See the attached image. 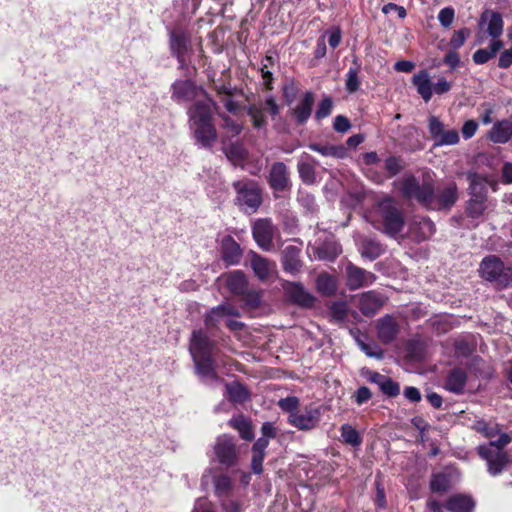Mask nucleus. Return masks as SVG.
I'll use <instances>...</instances> for the list:
<instances>
[{
  "mask_svg": "<svg viewBox=\"0 0 512 512\" xmlns=\"http://www.w3.org/2000/svg\"><path fill=\"white\" fill-rule=\"evenodd\" d=\"M216 111V103L207 95L204 99H197L187 111L189 128L196 143L202 148L210 149L217 141L218 134L213 123Z\"/></svg>",
  "mask_w": 512,
  "mask_h": 512,
  "instance_id": "1",
  "label": "nucleus"
},
{
  "mask_svg": "<svg viewBox=\"0 0 512 512\" xmlns=\"http://www.w3.org/2000/svg\"><path fill=\"white\" fill-rule=\"evenodd\" d=\"M191 356L195 362L197 373L205 380H216V373L213 365L214 343L202 330H195L192 333L190 347Z\"/></svg>",
  "mask_w": 512,
  "mask_h": 512,
  "instance_id": "2",
  "label": "nucleus"
},
{
  "mask_svg": "<svg viewBox=\"0 0 512 512\" xmlns=\"http://www.w3.org/2000/svg\"><path fill=\"white\" fill-rule=\"evenodd\" d=\"M212 82L213 89L215 90L219 101L224 104L226 110L234 115H238L243 111H246L247 114L250 115L253 124L256 126V113L254 112V108L252 106L247 107L244 104V96L242 92L231 87L230 84H226L220 80H213Z\"/></svg>",
  "mask_w": 512,
  "mask_h": 512,
  "instance_id": "3",
  "label": "nucleus"
},
{
  "mask_svg": "<svg viewBox=\"0 0 512 512\" xmlns=\"http://www.w3.org/2000/svg\"><path fill=\"white\" fill-rule=\"evenodd\" d=\"M396 185L405 198L415 199L428 209L434 208L435 191L432 184H420L413 175H405Z\"/></svg>",
  "mask_w": 512,
  "mask_h": 512,
  "instance_id": "4",
  "label": "nucleus"
},
{
  "mask_svg": "<svg viewBox=\"0 0 512 512\" xmlns=\"http://www.w3.org/2000/svg\"><path fill=\"white\" fill-rule=\"evenodd\" d=\"M509 434L503 433L496 441H491L488 445H481L478 448L479 455L487 461L488 471L492 475L499 474L508 459L503 448L511 442Z\"/></svg>",
  "mask_w": 512,
  "mask_h": 512,
  "instance_id": "5",
  "label": "nucleus"
},
{
  "mask_svg": "<svg viewBox=\"0 0 512 512\" xmlns=\"http://www.w3.org/2000/svg\"><path fill=\"white\" fill-rule=\"evenodd\" d=\"M377 213L383 224V232L388 236L395 237L403 229L404 215L392 198L381 200L377 205Z\"/></svg>",
  "mask_w": 512,
  "mask_h": 512,
  "instance_id": "6",
  "label": "nucleus"
},
{
  "mask_svg": "<svg viewBox=\"0 0 512 512\" xmlns=\"http://www.w3.org/2000/svg\"><path fill=\"white\" fill-rule=\"evenodd\" d=\"M482 278L494 282L499 287L512 285V268L505 267L503 262L496 256L484 258L480 265Z\"/></svg>",
  "mask_w": 512,
  "mask_h": 512,
  "instance_id": "7",
  "label": "nucleus"
},
{
  "mask_svg": "<svg viewBox=\"0 0 512 512\" xmlns=\"http://www.w3.org/2000/svg\"><path fill=\"white\" fill-rule=\"evenodd\" d=\"M236 191L235 204L244 213L251 215L256 212V182L242 179L234 182Z\"/></svg>",
  "mask_w": 512,
  "mask_h": 512,
  "instance_id": "8",
  "label": "nucleus"
},
{
  "mask_svg": "<svg viewBox=\"0 0 512 512\" xmlns=\"http://www.w3.org/2000/svg\"><path fill=\"white\" fill-rule=\"evenodd\" d=\"M428 128L431 137L435 140V146L456 145L459 142L457 130H445L443 122L435 116L429 117Z\"/></svg>",
  "mask_w": 512,
  "mask_h": 512,
  "instance_id": "9",
  "label": "nucleus"
},
{
  "mask_svg": "<svg viewBox=\"0 0 512 512\" xmlns=\"http://www.w3.org/2000/svg\"><path fill=\"white\" fill-rule=\"evenodd\" d=\"M200 94L206 96V92L197 88L191 80H176L171 85V98L177 103L199 99Z\"/></svg>",
  "mask_w": 512,
  "mask_h": 512,
  "instance_id": "10",
  "label": "nucleus"
},
{
  "mask_svg": "<svg viewBox=\"0 0 512 512\" xmlns=\"http://www.w3.org/2000/svg\"><path fill=\"white\" fill-rule=\"evenodd\" d=\"M283 289L288 301L301 308H311L316 301V298L300 283L286 282Z\"/></svg>",
  "mask_w": 512,
  "mask_h": 512,
  "instance_id": "11",
  "label": "nucleus"
},
{
  "mask_svg": "<svg viewBox=\"0 0 512 512\" xmlns=\"http://www.w3.org/2000/svg\"><path fill=\"white\" fill-rule=\"evenodd\" d=\"M214 451L221 464L232 466L236 463V446L231 436L222 435L218 437Z\"/></svg>",
  "mask_w": 512,
  "mask_h": 512,
  "instance_id": "12",
  "label": "nucleus"
},
{
  "mask_svg": "<svg viewBox=\"0 0 512 512\" xmlns=\"http://www.w3.org/2000/svg\"><path fill=\"white\" fill-rule=\"evenodd\" d=\"M346 274H347V286L350 290H356L365 286L371 285L376 276L358 266L349 263L346 266Z\"/></svg>",
  "mask_w": 512,
  "mask_h": 512,
  "instance_id": "13",
  "label": "nucleus"
},
{
  "mask_svg": "<svg viewBox=\"0 0 512 512\" xmlns=\"http://www.w3.org/2000/svg\"><path fill=\"white\" fill-rule=\"evenodd\" d=\"M221 258L227 266L237 265L243 256L240 245L230 235L222 238L220 243Z\"/></svg>",
  "mask_w": 512,
  "mask_h": 512,
  "instance_id": "14",
  "label": "nucleus"
},
{
  "mask_svg": "<svg viewBox=\"0 0 512 512\" xmlns=\"http://www.w3.org/2000/svg\"><path fill=\"white\" fill-rule=\"evenodd\" d=\"M239 312L236 307L229 303L221 304L212 308L205 316V324L209 328L218 327L220 324H225L228 317H238Z\"/></svg>",
  "mask_w": 512,
  "mask_h": 512,
  "instance_id": "15",
  "label": "nucleus"
},
{
  "mask_svg": "<svg viewBox=\"0 0 512 512\" xmlns=\"http://www.w3.org/2000/svg\"><path fill=\"white\" fill-rule=\"evenodd\" d=\"M319 420L317 409L305 408L289 414L288 421L299 430H310L316 426Z\"/></svg>",
  "mask_w": 512,
  "mask_h": 512,
  "instance_id": "16",
  "label": "nucleus"
},
{
  "mask_svg": "<svg viewBox=\"0 0 512 512\" xmlns=\"http://www.w3.org/2000/svg\"><path fill=\"white\" fill-rule=\"evenodd\" d=\"M503 19L500 13L485 11L479 21V28L491 38H498L503 33Z\"/></svg>",
  "mask_w": 512,
  "mask_h": 512,
  "instance_id": "17",
  "label": "nucleus"
},
{
  "mask_svg": "<svg viewBox=\"0 0 512 512\" xmlns=\"http://www.w3.org/2000/svg\"><path fill=\"white\" fill-rule=\"evenodd\" d=\"M270 186L274 191H285L290 187V181L286 165L282 162H276L272 165L269 176Z\"/></svg>",
  "mask_w": 512,
  "mask_h": 512,
  "instance_id": "18",
  "label": "nucleus"
},
{
  "mask_svg": "<svg viewBox=\"0 0 512 512\" xmlns=\"http://www.w3.org/2000/svg\"><path fill=\"white\" fill-rule=\"evenodd\" d=\"M398 331V324L390 315H386L377 321L378 338L384 344L391 343L396 338Z\"/></svg>",
  "mask_w": 512,
  "mask_h": 512,
  "instance_id": "19",
  "label": "nucleus"
},
{
  "mask_svg": "<svg viewBox=\"0 0 512 512\" xmlns=\"http://www.w3.org/2000/svg\"><path fill=\"white\" fill-rule=\"evenodd\" d=\"M188 44L189 37L185 33L172 32L170 34L171 53L177 58L180 68H184L186 66L184 56L188 50Z\"/></svg>",
  "mask_w": 512,
  "mask_h": 512,
  "instance_id": "20",
  "label": "nucleus"
},
{
  "mask_svg": "<svg viewBox=\"0 0 512 512\" xmlns=\"http://www.w3.org/2000/svg\"><path fill=\"white\" fill-rule=\"evenodd\" d=\"M383 305L381 296L374 292L368 291L363 293L359 298L358 307L363 315L371 317L376 314Z\"/></svg>",
  "mask_w": 512,
  "mask_h": 512,
  "instance_id": "21",
  "label": "nucleus"
},
{
  "mask_svg": "<svg viewBox=\"0 0 512 512\" xmlns=\"http://www.w3.org/2000/svg\"><path fill=\"white\" fill-rule=\"evenodd\" d=\"M435 232L434 223L425 217L417 218L410 225L409 233L417 242L424 241Z\"/></svg>",
  "mask_w": 512,
  "mask_h": 512,
  "instance_id": "22",
  "label": "nucleus"
},
{
  "mask_svg": "<svg viewBox=\"0 0 512 512\" xmlns=\"http://www.w3.org/2000/svg\"><path fill=\"white\" fill-rule=\"evenodd\" d=\"M276 229L269 219H258V247L269 251L274 248Z\"/></svg>",
  "mask_w": 512,
  "mask_h": 512,
  "instance_id": "23",
  "label": "nucleus"
},
{
  "mask_svg": "<svg viewBox=\"0 0 512 512\" xmlns=\"http://www.w3.org/2000/svg\"><path fill=\"white\" fill-rule=\"evenodd\" d=\"M458 199L457 186L454 182L449 183L446 187L435 193V206L433 210L451 208Z\"/></svg>",
  "mask_w": 512,
  "mask_h": 512,
  "instance_id": "24",
  "label": "nucleus"
},
{
  "mask_svg": "<svg viewBox=\"0 0 512 512\" xmlns=\"http://www.w3.org/2000/svg\"><path fill=\"white\" fill-rule=\"evenodd\" d=\"M512 137V122L504 119L497 121L488 133V138L493 143L504 144Z\"/></svg>",
  "mask_w": 512,
  "mask_h": 512,
  "instance_id": "25",
  "label": "nucleus"
},
{
  "mask_svg": "<svg viewBox=\"0 0 512 512\" xmlns=\"http://www.w3.org/2000/svg\"><path fill=\"white\" fill-rule=\"evenodd\" d=\"M467 382V373L461 368L452 369L447 375L445 389L454 394H462Z\"/></svg>",
  "mask_w": 512,
  "mask_h": 512,
  "instance_id": "26",
  "label": "nucleus"
},
{
  "mask_svg": "<svg viewBox=\"0 0 512 512\" xmlns=\"http://www.w3.org/2000/svg\"><path fill=\"white\" fill-rule=\"evenodd\" d=\"M225 279L227 288L232 294H244L247 289V279L245 274L240 270L229 272L222 276Z\"/></svg>",
  "mask_w": 512,
  "mask_h": 512,
  "instance_id": "27",
  "label": "nucleus"
},
{
  "mask_svg": "<svg viewBox=\"0 0 512 512\" xmlns=\"http://www.w3.org/2000/svg\"><path fill=\"white\" fill-rule=\"evenodd\" d=\"M412 84L416 87L418 94L425 102L431 100L433 95V85L427 71L422 70L415 74L412 78Z\"/></svg>",
  "mask_w": 512,
  "mask_h": 512,
  "instance_id": "28",
  "label": "nucleus"
},
{
  "mask_svg": "<svg viewBox=\"0 0 512 512\" xmlns=\"http://www.w3.org/2000/svg\"><path fill=\"white\" fill-rule=\"evenodd\" d=\"M300 248L288 245L283 250L282 262L284 269L290 273H296L301 268Z\"/></svg>",
  "mask_w": 512,
  "mask_h": 512,
  "instance_id": "29",
  "label": "nucleus"
},
{
  "mask_svg": "<svg viewBox=\"0 0 512 512\" xmlns=\"http://www.w3.org/2000/svg\"><path fill=\"white\" fill-rule=\"evenodd\" d=\"M314 100L313 93L306 92L294 108L293 114L299 124L305 123L311 116Z\"/></svg>",
  "mask_w": 512,
  "mask_h": 512,
  "instance_id": "30",
  "label": "nucleus"
},
{
  "mask_svg": "<svg viewBox=\"0 0 512 512\" xmlns=\"http://www.w3.org/2000/svg\"><path fill=\"white\" fill-rule=\"evenodd\" d=\"M342 252L340 245L334 240H328L314 249V256L319 260L333 261Z\"/></svg>",
  "mask_w": 512,
  "mask_h": 512,
  "instance_id": "31",
  "label": "nucleus"
},
{
  "mask_svg": "<svg viewBox=\"0 0 512 512\" xmlns=\"http://www.w3.org/2000/svg\"><path fill=\"white\" fill-rule=\"evenodd\" d=\"M224 395L234 404H242L249 398L247 389L237 381L225 384Z\"/></svg>",
  "mask_w": 512,
  "mask_h": 512,
  "instance_id": "32",
  "label": "nucleus"
},
{
  "mask_svg": "<svg viewBox=\"0 0 512 512\" xmlns=\"http://www.w3.org/2000/svg\"><path fill=\"white\" fill-rule=\"evenodd\" d=\"M220 117L223 121L221 126L222 133V143L226 145L227 141H230L232 138L240 135L243 130V125L237 120L232 119L230 116L225 114H220Z\"/></svg>",
  "mask_w": 512,
  "mask_h": 512,
  "instance_id": "33",
  "label": "nucleus"
},
{
  "mask_svg": "<svg viewBox=\"0 0 512 512\" xmlns=\"http://www.w3.org/2000/svg\"><path fill=\"white\" fill-rule=\"evenodd\" d=\"M359 250L363 257L374 260L384 252V247L373 238L363 237L360 241Z\"/></svg>",
  "mask_w": 512,
  "mask_h": 512,
  "instance_id": "34",
  "label": "nucleus"
},
{
  "mask_svg": "<svg viewBox=\"0 0 512 512\" xmlns=\"http://www.w3.org/2000/svg\"><path fill=\"white\" fill-rule=\"evenodd\" d=\"M224 152L227 158L233 163L234 166H241L244 168L247 151L242 144L232 143L223 145Z\"/></svg>",
  "mask_w": 512,
  "mask_h": 512,
  "instance_id": "35",
  "label": "nucleus"
},
{
  "mask_svg": "<svg viewBox=\"0 0 512 512\" xmlns=\"http://www.w3.org/2000/svg\"><path fill=\"white\" fill-rule=\"evenodd\" d=\"M468 180L470 182L469 194L471 198H486L487 179L476 173H469Z\"/></svg>",
  "mask_w": 512,
  "mask_h": 512,
  "instance_id": "36",
  "label": "nucleus"
},
{
  "mask_svg": "<svg viewBox=\"0 0 512 512\" xmlns=\"http://www.w3.org/2000/svg\"><path fill=\"white\" fill-rule=\"evenodd\" d=\"M446 508L451 512H471L474 502L468 496L454 495L446 502Z\"/></svg>",
  "mask_w": 512,
  "mask_h": 512,
  "instance_id": "37",
  "label": "nucleus"
},
{
  "mask_svg": "<svg viewBox=\"0 0 512 512\" xmlns=\"http://www.w3.org/2000/svg\"><path fill=\"white\" fill-rule=\"evenodd\" d=\"M229 425L239 432L242 439L250 441L254 438L252 421L244 416L239 415L232 418Z\"/></svg>",
  "mask_w": 512,
  "mask_h": 512,
  "instance_id": "38",
  "label": "nucleus"
},
{
  "mask_svg": "<svg viewBox=\"0 0 512 512\" xmlns=\"http://www.w3.org/2000/svg\"><path fill=\"white\" fill-rule=\"evenodd\" d=\"M316 288L319 293L330 296L336 290V281L328 274H320L316 279Z\"/></svg>",
  "mask_w": 512,
  "mask_h": 512,
  "instance_id": "39",
  "label": "nucleus"
},
{
  "mask_svg": "<svg viewBox=\"0 0 512 512\" xmlns=\"http://www.w3.org/2000/svg\"><path fill=\"white\" fill-rule=\"evenodd\" d=\"M261 432H262V438L258 439V454H260V452L266 448V446L268 445V440L270 438H275L277 429L272 423L267 422L262 425ZM259 458H260V455H258V459ZM258 466H260V465L258 464ZM259 473H260V467H258V474Z\"/></svg>",
  "mask_w": 512,
  "mask_h": 512,
  "instance_id": "40",
  "label": "nucleus"
},
{
  "mask_svg": "<svg viewBox=\"0 0 512 512\" xmlns=\"http://www.w3.org/2000/svg\"><path fill=\"white\" fill-rule=\"evenodd\" d=\"M275 274V263L258 256V280H270Z\"/></svg>",
  "mask_w": 512,
  "mask_h": 512,
  "instance_id": "41",
  "label": "nucleus"
},
{
  "mask_svg": "<svg viewBox=\"0 0 512 512\" xmlns=\"http://www.w3.org/2000/svg\"><path fill=\"white\" fill-rule=\"evenodd\" d=\"M485 201L486 198H470L466 206L468 216L473 219H479L486 209Z\"/></svg>",
  "mask_w": 512,
  "mask_h": 512,
  "instance_id": "42",
  "label": "nucleus"
},
{
  "mask_svg": "<svg viewBox=\"0 0 512 512\" xmlns=\"http://www.w3.org/2000/svg\"><path fill=\"white\" fill-rule=\"evenodd\" d=\"M343 441L351 446H359L362 438L358 431L349 424H343L340 428Z\"/></svg>",
  "mask_w": 512,
  "mask_h": 512,
  "instance_id": "43",
  "label": "nucleus"
},
{
  "mask_svg": "<svg viewBox=\"0 0 512 512\" xmlns=\"http://www.w3.org/2000/svg\"><path fill=\"white\" fill-rule=\"evenodd\" d=\"M214 488L217 497H223L229 494L232 489V480L226 475H219L214 478Z\"/></svg>",
  "mask_w": 512,
  "mask_h": 512,
  "instance_id": "44",
  "label": "nucleus"
},
{
  "mask_svg": "<svg viewBox=\"0 0 512 512\" xmlns=\"http://www.w3.org/2000/svg\"><path fill=\"white\" fill-rule=\"evenodd\" d=\"M309 148L315 152L320 153L323 156L342 157L343 148L337 146H327L313 143L309 145Z\"/></svg>",
  "mask_w": 512,
  "mask_h": 512,
  "instance_id": "45",
  "label": "nucleus"
},
{
  "mask_svg": "<svg viewBox=\"0 0 512 512\" xmlns=\"http://www.w3.org/2000/svg\"><path fill=\"white\" fill-rule=\"evenodd\" d=\"M331 320L336 323L344 321L347 315V305L343 301L334 302L330 307Z\"/></svg>",
  "mask_w": 512,
  "mask_h": 512,
  "instance_id": "46",
  "label": "nucleus"
},
{
  "mask_svg": "<svg viewBox=\"0 0 512 512\" xmlns=\"http://www.w3.org/2000/svg\"><path fill=\"white\" fill-rule=\"evenodd\" d=\"M403 160L396 156H390L385 160V170L390 177L397 175L403 169Z\"/></svg>",
  "mask_w": 512,
  "mask_h": 512,
  "instance_id": "47",
  "label": "nucleus"
},
{
  "mask_svg": "<svg viewBox=\"0 0 512 512\" xmlns=\"http://www.w3.org/2000/svg\"><path fill=\"white\" fill-rule=\"evenodd\" d=\"M298 172L301 179L306 183H312L315 179L314 167L309 162L299 161Z\"/></svg>",
  "mask_w": 512,
  "mask_h": 512,
  "instance_id": "48",
  "label": "nucleus"
},
{
  "mask_svg": "<svg viewBox=\"0 0 512 512\" xmlns=\"http://www.w3.org/2000/svg\"><path fill=\"white\" fill-rule=\"evenodd\" d=\"M346 90L350 93L356 92L360 87V81L358 77V69L350 68L346 74L345 81Z\"/></svg>",
  "mask_w": 512,
  "mask_h": 512,
  "instance_id": "49",
  "label": "nucleus"
},
{
  "mask_svg": "<svg viewBox=\"0 0 512 512\" xmlns=\"http://www.w3.org/2000/svg\"><path fill=\"white\" fill-rule=\"evenodd\" d=\"M449 487V479L445 474H435L433 475L430 488L433 492H443L446 491Z\"/></svg>",
  "mask_w": 512,
  "mask_h": 512,
  "instance_id": "50",
  "label": "nucleus"
},
{
  "mask_svg": "<svg viewBox=\"0 0 512 512\" xmlns=\"http://www.w3.org/2000/svg\"><path fill=\"white\" fill-rule=\"evenodd\" d=\"M356 342L360 349L368 356L376 359L383 358V351L379 349L375 344H367L361 339L357 338Z\"/></svg>",
  "mask_w": 512,
  "mask_h": 512,
  "instance_id": "51",
  "label": "nucleus"
},
{
  "mask_svg": "<svg viewBox=\"0 0 512 512\" xmlns=\"http://www.w3.org/2000/svg\"><path fill=\"white\" fill-rule=\"evenodd\" d=\"M333 107V102L330 97H324L321 102L319 103V106L315 112V118L317 120H321L323 118L328 117L331 114Z\"/></svg>",
  "mask_w": 512,
  "mask_h": 512,
  "instance_id": "52",
  "label": "nucleus"
},
{
  "mask_svg": "<svg viewBox=\"0 0 512 512\" xmlns=\"http://www.w3.org/2000/svg\"><path fill=\"white\" fill-rule=\"evenodd\" d=\"M383 383L384 384H382V386L379 389L386 396L395 397L400 393L399 384L392 380L390 377H387Z\"/></svg>",
  "mask_w": 512,
  "mask_h": 512,
  "instance_id": "53",
  "label": "nucleus"
},
{
  "mask_svg": "<svg viewBox=\"0 0 512 512\" xmlns=\"http://www.w3.org/2000/svg\"><path fill=\"white\" fill-rule=\"evenodd\" d=\"M278 405L283 411L289 412V414H291L292 412L298 411L299 400L295 396H289L280 399Z\"/></svg>",
  "mask_w": 512,
  "mask_h": 512,
  "instance_id": "54",
  "label": "nucleus"
},
{
  "mask_svg": "<svg viewBox=\"0 0 512 512\" xmlns=\"http://www.w3.org/2000/svg\"><path fill=\"white\" fill-rule=\"evenodd\" d=\"M468 35H469V30L466 28L455 31L452 38L450 39L449 45L454 50L460 48L465 43Z\"/></svg>",
  "mask_w": 512,
  "mask_h": 512,
  "instance_id": "55",
  "label": "nucleus"
},
{
  "mask_svg": "<svg viewBox=\"0 0 512 512\" xmlns=\"http://www.w3.org/2000/svg\"><path fill=\"white\" fill-rule=\"evenodd\" d=\"M272 63V57L267 56L265 60L262 63V67L260 69L262 78H263V85L267 90H271L272 86V73L268 70V65Z\"/></svg>",
  "mask_w": 512,
  "mask_h": 512,
  "instance_id": "56",
  "label": "nucleus"
},
{
  "mask_svg": "<svg viewBox=\"0 0 512 512\" xmlns=\"http://www.w3.org/2000/svg\"><path fill=\"white\" fill-rule=\"evenodd\" d=\"M454 17H455V12H454V9L451 7H445L443 9H441L438 14L439 22L441 23L442 26H444L446 28L452 24Z\"/></svg>",
  "mask_w": 512,
  "mask_h": 512,
  "instance_id": "57",
  "label": "nucleus"
},
{
  "mask_svg": "<svg viewBox=\"0 0 512 512\" xmlns=\"http://www.w3.org/2000/svg\"><path fill=\"white\" fill-rule=\"evenodd\" d=\"M354 399H355V402L358 404V405H362L364 404L365 402H367L368 400L371 399L372 397V394H371V391L369 390L368 387L366 386H361L360 388L357 389V391L354 393L353 395Z\"/></svg>",
  "mask_w": 512,
  "mask_h": 512,
  "instance_id": "58",
  "label": "nucleus"
},
{
  "mask_svg": "<svg viewBox=\"0 0 512 512\" xmlns=\"http://www.w3.org/2000/svg\"><path fill=\"white\" fill-rule=\"evenodd\" d=\"M350 127L351 124L348 118L342 115H338L335 117L333 124V128L335 129V131L345 133L350 129Z\"/></svg>",
  "mask_w": 512,
  "mask_h": 512,
  "instance_id": "59",
  "label": "nucleus"
},
{
  "mask_svg": "<svg viewBox=\"0 0 512 512\" xmlns=\"http://www.w3.org/2000/svg\"><path fill=\"white\" fill-rule=\"evenodd\" d=\"M478 129V123L475 120H468L462 126V135L464 139L472 138Z\"/></svg>",
  "mask_w": 512,
  "mask_h": 512,
  "instance_id": "60",
  "label": "nucleus"
},
{
  "mask_svg": "<svg viewBox=\"0 0 512 512\" xmlns=\"http://www.w3.org/2000/svg\"><path fill=\"white\" fill-rule=\"evenodd\" d=\"M221 507L224 512H241L242 504L236 500L226 499L221 502Z\"/></svg>",
  "mask_w": 512,
  "mask_h": 512,
  "instance_id": "61",
  "label": "nucleus"
},
{
  "mask_svg": "<svg viewBox=\"0 0 512 512\" xmlns=\"http://www.w3.org/2000/svg\"><path fill=\"white\" fill-rule=\"evenodd\" d=\"M451 89V83L445 78H439L438 81L433 85V93L441 95L447 93Z\"/></svg>",
  "mask_w": 512,
  "mask_h": 512,
  "instance_id": "62",
  "label": "nucleus"
},
{
  "mask_svg": "<svg viewBox=\"0 0 512 512\" xmlns=\"http://www.w3.org/2000/svg\"><path fill=\"white\" fill-rule=\"evenodd\" d=\"M511 64H512V46L500 54L498 66L500 68L506 69V68L510 67Z\"/></svg>",
  "mask_w": 512,
  "mask_h": 512,
  "instance_id": "63",
  "label": "nucleus"
},
{
  "mask_svg": "<svg viewBox=\"0 0 512 512\" xmlns=\"http://www.w3.org/2000/svg\"><path fill=\"white\" fill-rule=\"evenodd\" d=\"M192 512H213L210 503L206 498H198L195 502Z\"/></svg>",
  "mask_w": 512,
  "mask_h": 512,
  "instance_id": "64",
  "label": "nucleus"
}]
</instances>
